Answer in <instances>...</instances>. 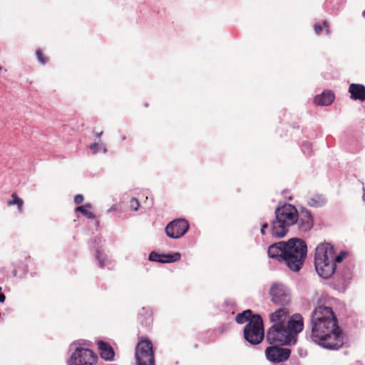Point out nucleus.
<instances>
[{"mask_svg": "<svg viewBox=\"0 0 365 365\" xmlns=\"http://www.w3.org/2000/svg\"><path fill=\"white\" fill-rule=\"evenodd\" d=\"M290 312L280 308L270 314L272 325L267 329L266 339L270 344L292 345L297 341V335L304 327L302 317L299 314L289 317Z\"/></svg>", "mask_w": 365, "mask_h": 365, "instance_id": "obj_1", "label": "nucleus"}, {"mask_svg": "<svg viewBox=\"0 0 365 365\" xmlns=\"http://www.w3.org/2000/svg\"><path fill=\"white\" fill-rule=\"evenodd\" d=\"M268 256L283 262L293 272H298L304 264L307 246L306 242L298 238H292L287 242H279L270 245Z\"/></svg>", "mask_w": 365, "mask_h": 365, "instance_id": "obj_2", "label": "nucleus"}, {"mask_svg": "<svg viewBox=\"0 0 365 365\" xmlns=\"http://www.w3.org/2000/svg\"><path fill=\"white\" fill-rule=\"evenodd\" d=\"M311 339L329 349H339L344 344V334L338 322H311Z\"/></svg>", "mask_w": 365, "mask_h": 365, "instance_id": "obj_3", "label": "nucleus"}, {"mask_svg": "<svg viewBox=\"0 0 365 365\" xmlns=\"http://www.w3.org/2000/svg\"><path fill=\"white\" fill-rule=\"evenodd\" d=\"M334 249L329 243H321L315 250L314 265L319 276L323 278L330 277L336 270L334 262Z\"/></svg>", "mask_w": 365, "mask_h": 365, "instance_id": "obj_4", "label": "nucleus"}, {"mask_svg": "<svg viewBox=\"0 0 365 365\" xmlns=\"http://www.w3.org/2000/svg\"><path fill=\"white\" fill-rule=\"evenodd\" d=\"M244 337L252 345L260 344L264 338L263 320L260 315L255 314L245 326Z\"/></svg>", "mask_w": 365, "mask_h": 365, "instance_id": "obj_5", "label": "nucleus"}, {"mask_svg": "<svg viewBox=\"0 0 365 365\" xmlns=\"http://www.w3.org/2000/svg\"><path fill=\"white\" fill-rule=\"evenodd\" d=\"M135 357L137 365H155L152 342L141 339L135 346Z\"/></svg>", "mask_w": 365, "mask_h": 365, "instance_id": "obj_6", "label": "nucleus"}, {"mask_svg": "<svg viewBox=\"0 0 365 365\" xmlns=\"http://www.w3.org/2000/svg\"><path fill=\"white\" fill-rule=\"evenodd\" d=\"M98 356L91 350L78 347L68 360L69 365H95Z\"/></svg>", "mask_w": 365, "mask_h": 365, "instance_id": "obj_7", "label": "nucleus"}, {"mask_svg": "<svg viewBox=\"0 0 365 365\" xmlns=\"http://www.w3.org/2000/svg\"><path fill=\"white\" fill-rule=\"evenodd\" d=\"M189 227V223L185 219L178 218L169 222L165 231L170 238L178 239L185 235Z\"/></svg>", "mask_w": 365, "mask_h": 365, "instance_id": "obj_8", "label": "nucleus"}, {"mask_svg": "<svg viewBox=\"0 0 365 365\" xmlns=\"http://www.w3.org/2000/svg\"><path fill=\"white\" fill-rule=\"evenodd\" d=\"M275 217L282 220L287 226H292L297 223L298 220V212L294 206L290 204H284L281 207L275 210Z\"/></svg>", "mask_w": 365, "mask_h": 365, "instance_id": "obj_9", "label": "nucleus"}, {"mask_svg": "<svg viewBox=\"0 0 365 365\" xmlns=\"http://www.w3.org/2000/svg\"><path fill=\"white\" fill-rule=\"evenodd\" d=\"M267 359L274 363H279L287 360L291 354V350L278 346H271L266 348Z\"/></svg>", "mask_w": 365, "mask_h": 365, "instance_id": "obj_10", "label": "nucleus"}, {"mask_svg": "<svg viewBox=\"0 0 365 365\" xmlns=\"http://www.w3.org/2000/svg\"><path fill=\"white\" fill-rule=\"evenodd\" d=\"M338 322L337 318L329 307L319 305L312 313L311 322Z\"/></svg>", "mask_w": 365, "mask_h": 365, "instance_id": "obj_11", "label": "nucleus"}, {"mask_svg": "<svg viewBox=\"0 0 365 365\" xmlns=\"http://www.w3.org/2000/svg\"><path fill=\"white\" fill-rule=\"evenodd\" d=\"M271 301L277 305L285 306L290 302V296L282 285L274 284L269 291Z\"/></svg>", "mask_w": 365, "mask_h": 365, "instance_id": "obj_12", "label": "nucleus"}, {"mask_svg": "<svg viewBox=\"0 0 365 365\" xmlns=\"http://www.w3.org/2000/svg\"><path fill=\"white\" fill-rule=\"evenodd\" d=\"M299 230L302 232H307L313 227V219L311 212L307 209H302L298 214L297 222Z\"/></svg>", "mask_w": 365, "mask_h": 365, "instance_id": "obj_13", "label": "nucleus"}, {"mask_svg": "<svg viewBox=\"0 0 365 365\" xmlns=\"http://www.w3.org/2000/svg\"><path fill=\"white\" fill-rule=\"evenodd\" d=\"M289 226L282 222L281 220L275 217L271 225L272 235L277 238L284 237L288 232Z\"/></svg>", "mask_w": 365, "mask_h": 365, "instance_id": "obj_14", "label": "nucleus"}, {"mask_svg": "<svg viewBox=\"0 0 365 365\" xmlns=\"http://www.w3.org/2000/svg\"><path fill=\"white\" fill-rule=\"evenodd\" d=\"M180 256L179 252H175L172 255H160L155 252H152L149 255V259L161 263H170L180 260Z\"/></svg>", "mask_w": 365, "mask_h": 365, "instance_id": "obj_15", "label": "nucleus"}, {"mask_svg": "<svg viewBox=\"0 0 365 365\" xmlns=\"http://www.w3.org/2000/svg\"><path fill=\"white\" fill-rule=\"evenodd\" d=\"M98 351L101 358L106 361H112L115 356V352L112 346L107 342L98 341L97 342Z\"/></svg>", "mask_w": 365, "mask_h": 365, "instance_id": "obj_16", "label": "nucleus"}, {"mask_svg": "<svg viewBox=\"0 0 365 365\" xmlns=\"http://www.w3.org/2000/svg\"><path fill=\"white\" fill-rule=\"evenodd\" d=\"M335 98L334 93H321L314 98V103L318 106H329Z\"/></svg>", "mask_w": 365, "mask_h": 365, "instance_id": "obj_17", "label": "nucleus"}, {"mask_svg": "<svg viewBox=\"0 0 365 365\" xmlns=\"http://www.w3.org/2000/svg\"><path fill=\"white\" fill-rule=\"evenodd\" d=\"M24 204V200L20 198L15 192L11 194V199L6 202V205L8 206L16 205L17 211L19 212H22Z\"/></svg>", "mask_w": 365, "mask_h": 365, "instance_id": "obj_18", "label": "nucleus"}, {"mask_svg": "<svg viewBox=\"0 0 365 365\" xmlns=\"http://www.w3.org/2000/svg\"><path fill=\"white\" fill-rule=\"evenodd\" d=\"M323 29H324L327 35H330L331 31L327 20H324L322 24L320 23H315L314 25V31L317 35H320Z\"/></svg>", "mask_w": 365, "mask_h": 365, "instance_id": "obj_19", "label": "nucleus"}, {"mask_svg": "<svg viewBox=\"0 0 365 365\" xmlns=\"http://www.w3.org/2000/svg\"><path fill=\"white\" fill-rule=\"evenodd\" d=\"M254 315L250 309H247L242 313L237 314L235 320L238 324H244L248 320L250 321Z\"/></svg>", "mask_w": 365, "mask_h": 365, "instance_id": "obj_20", "label": "nucleus"}, {"mask_svg": "<svg viewBox=\"0 0 365 365\" xmlns=\"http://www.w3.org/2000/svg\"><path fill=\"white\" fill-rule=\"evenodd\" d=\"M325 202H326V199L322 195H316L313 196L312 197H311L308 201L309 205H310L311 207H322V205H324L325 204Z\"/></svg>", "mask_w": 365, "mask_h": 365, "instance_id": "obj_21", "label": "nucleus"}, {"mask_svg": "<svg viewBox=\"0 0 365 365\" xmlns=\"http://www.w3.org/2000/svg\"><path fill=\"white\" fill-rule=\"evenodd\" d=\"M91 208V204H86L84 205L77 207L76 208V212H80L84 216H86L87 218L94 220L96 217V215L91 211H90Z\"/></svg>", "mask_w": 365, "mask_h": 365, "instance_id": "obj_22", "label": "nucleus"}, {"mask_svg": "<svg viewBox=\"0 0 365 365\" xmlns=\"http://www.w3.org/2000/svg\"><path fill=\"white\" fill-rule=\"evenodd\" d=\"M36 58L38 59V61L42 64V65H45L48 63V58L46 56H45L43 53V51L40 48H37L36 50Z\"/></svg>", "mask_w": 365, "mask_h": 365, "instance_id": "obj_23", "label": "nucleus"}, {"mask_svg": "<svg viewBox=\"0 0 365 365\" xmlns=\"http://www.w3.org/2000/svg\"><path fill=\"white\" fill-rule=\"evenodd\" d=\"M348 91H365V86L358 83H351Z\"/></svg>", "mask_w": 365, "mask_h": 365, "instance_id": "obj_24", "label": "nucleus"}, {"mask_svg": "<svg viewBox=\"0 0 365 365\" xmlns=\"http://www.w3.org/2000/svg\"><path fill=\"white\" fill-rule=\"evenodd\" d=\"M130 207L131 210L137 211L140 207V202L135 197H132L129 202Z\"/></svg>", "mask_w": 365, "mask_h": 365, "instance_id": "obj_25", "label": "nucleus"}, {"mask_svg": "<svg viewBox=\"0 0 365 365\" xmlns=\"http://www.w3.org/2000/svg\"><path fill=\"white\" fill-rule=\"evenodd\" d=\"M351 98L353 100H365V93H351Z\"/></svg>", "mask_w": 365, "mask_h": 365, "instance_id": "obj_26", "label": "nucleus"}, {"mask_svg": "<svg viewBox=\"0 0 365 365\" xmlns=\"http://www.w3.org/2000/svg\"><path fill=\"white\" fill-rule=\"evenodd\" d=\"M96 257L98 261L100 267L103 268L104 267V258L103 257L102 253L99 250H96Z\"/></svg>", "mask_w": 365, "mask_h": 365, "instance_id": "obj_27", "label": "nucleus"}, {"mask_svg": "<svg viewBox=\"0 0 365 365\" xmlns=\"http://www.w3.org/2000/svg\"><path fill=\"white\" fill-rule=\"evenodd\" d=\"M346 255H347V253L346 252H341L337 256L334 255V264H336V262H342L343 259L346 257Z\"/></svg>", "mask_w": 365, "mask_h": 365, "instance_id": "obj_28", "label": "nucleus"}, {"mask_svg": "<svg viewBox=\"0 0 365 365\" xmlns=\"http://www.w3.org/2000/svg\"><path fill=\"white\" fill-rule=\"evenodd\" d=\"M84 197L81 194H78L74 197V202L76 205H79L83 202Z\"/></svg>", "mask_w": 365, "mask_h": 365, "instance_id": "obj_29", "label": "nucleus"}, {"mask_svg": "<svg viewBox=\"0 0 365 365\" xmlns=\"http://www.w3.org/2000/svg\"><path fill=\"white\" fill-rule=\"evenodd\" d=\"M269 227L268 224L267 223H264L262 225V227H261V230H260V232L262 235H265V230L267 229Z\"/></svg>", "mask_w": 365, "mask_h": 365, "instance_id": "obj_30", "label": "nucleus"}, {"mask_svg": "<svg viewBox=\"0 0 365 365\" xmlns=\"http://www.w3.org/2000/svg\"><path fill=\"white\" fill-rule=\"evenodd\" d=\"M5 299H6L5 295L2 293H0V302H1V303L4 302Z\"/></svg>", "mask_w": 365, "mask_h": 365, "instance_id": "obj_31", "label": "nucleus"}, {"mask_svg": "<svg viewBox=\"0 0 365 365\" xmlns=\"http://www.w3.org/2000/svg\"><path fill=\"white\" fill-rule=\"evenodd\" d=\"M103 133V131H101L100 133H96V135L97 138H100Z\"/></svg>", "mask_w": 365, "mask_h": 365, "instance_id": "obj_32", "label": "nucleus"}, {"mask_svg": "<svg viewBox=\"0 0 365 365\" xmlns=\"http://www.w3.org/2000/svg\"><path fill=\"white\" fill-rule=\"evenodd\" d=\"M96 146H97V144H96V143H94V144H91V146H90V148H91V149H92V150H93V149H94Z\"/></svg>", "mask_w": 365, "mask_h": 365, "instance_id": "obj_33", "label": "nucleus"}, {"mask_svg": "<svg viewBox=\"0 0 365 365\" xmlns=\"http://www.w3.org/2000/svg\"><path fill=\"white\" fill-rule=\"evenodd\" d=\"M362 16L365 19V9L362 12Z\"/></svg>", "mask_w": 365, "mask_h": 365, "instance_id": "obj_34", "label": "nucleus"}, {"mask_svg": "<svg viewBox=\"0 0 365 365\" xmlns=\"http://www.w3.org/2000/svg\"><path fill=\"white\" fill-rule=\"evenodd\" d=\"M363 200L365 201V193L363 195Z\"/></svg>", "mask_w": 365, "mask_h": 365, "instance_id": "obj_35", "label": "nucleus"}, {"mask_svg": "<svg viewBox=\"0 0 365 365\" xmlns=\"http://www.w3.org/2000/svg\"><path fill=\"white\" fill-rule=\"evenodd\" d=\"M323 91H327V92H329L331 91L330 90H324Z\"/></svg>", "mask_w": 365, "mask_h": 365, "instance_id": "obj_36", "label": "nucleus"}, {"mask_svg": "<svg viewBox=\"0 0 365 365\" xmlns=\"http://www.w3.org/2000/svg\"><path fill=\"white\" fill-rule=\"evenodd\" d=\"M1 290V287H0V291Z\"/></svg>", "mask_w": 365, "mask_h": 365, "instance_id": "obj_37", "label": "nucleus"}]
</instances>
